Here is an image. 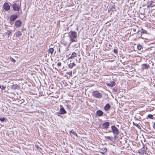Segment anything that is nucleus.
Segmentation results:
<instances>
[{
    "mask_svg": "<svg viewBox=\"0 0 155 155\" xmlns=\"http://www.w3.org/2000/svg\"><path fill=\"white\" fill-rule=\"evenodd\" d=\"M15 34L16 36L17 37H19L22 35L21 32L19 31L16 32Z\"/></svg>",
    "mask_w": 155,
    "mask_h": 155,
    "instance_id": "nucleus-18",
    "label": "nucleus"
},
{
    "mask_svg": "<svg viewBox=\"0 0 155 155\" xmlns=\"http://www.w3.org/2000/svg\"><path fill=\"white\" fill-rule=\"evenodd\" d=\"M18 17L17 15H12L9 17V22L12 25V23Z\"/></svg>",
    "mask_w": 155,
    "mask_h": 155,
    "instance_id": "nucleus-4",
    "label": "nucleus"
},
{
    "mask_svg": "<svg viewBox=\"0 0 155 155\" xmlns=\"http://www.w3.org/2000/svg\"><path fill=\"white\" fill-rule=\"evenodd\" d=\"M92 95L93 97L98 99L101 98L102 97L101 94L98 91H93L92 93Z\"/></svg>",
    "mask_w": 155,
    "mask_h": 155,
    "instance_id": "nucleus-3",
    "label": "nucleus"
},
{
    "mask_svg": "<svg viewBox=\"0 0 155 155\" xmlns=\"http://www.w3.org/2000/svg\"><path fill=\"white\" fill-rule=\"evenodd\" d=\"M60 51V49H59V51Z\"/></svg>",
    "mask_w": 155,
    "mask_h": 155,
    "instance_id": "nucleus-42",
    "label": "nucleus"
},
{
    "mask_svg": "<svg viewBox=\"0 0 155 155\" xmlns=\"http://www.w3.org/2000/svg\"><path fill=\"white\" fill-rule=\"evenodd\" d=\"M18 86L17 84H13L12 85V88L13 89H16L18 88Z\"/></svg>",
    "mask_w": 155,
    "mask_h": 155,
    "instance_id": "nucleus-17",
    "label": "nucleus"
},
{
    "mask_svg": "<svg viewBox=\"0 0 155 155\" xmlns=\"http://www.w3.org/2000/svg\"><path fill=\"white\" fill-rule=\"evenodd\" d=\"M75 66V64L74 63H70L68 64L69 67L71 69L73 67Z\"/></svg>",
    "mask_w": 155,
    "mask_h": 155,
    "instance_id": "nucleus-19",
    "label": "nucleus"
},
{
    "mask_svg": "<svg viewBox=\"0 0 155 155\" xmlns=\"http://www.w3.org/2000/svg\"><path fill=\"white\" fill-rule=\"evenodd\" d=\"M108 139V140H110V141H113V137H110V136H106L104 137Z\"/></svg>",
    "mask_w": 155,
    "mask_h": 155,
    "instance_id": "nucleus-24",
    "label": "nucleus"
},
{
    "mask_svg": "<svg viewBox=\"0 0 155 155\" xmlns=\"http://www.w3.org/2000/svg\"><path fill=\"white\" fill-rule=\"evenodd\" d=\"M133 125L136 126L138 129H141L140 126L138 124L135 123L134 122H133Z\"/></svg>",
    "mask_w": 155,
    "mask_h": 155,
    "instance_id": "nucleus-21",
    "label": "nucleus"
},
{
    "mask_svg": "<svg viewBox=\"0 0 155 155\" xmlns=\"http://www.w3.org/2000/svg\"><path fill=\"white\" fill-rule=\"evenodd\" d=\"M11 61L14 63L16 62V61L12 58H11Z\"/></svg>",
    "mask_w": 155,
    "mask_h": 155,
    "instance_id": "nucleus-33",
    "label": "nucleus"
},
{
    "mask_svg": "<svg viewBox=\"0 0 155 155\" xmlns=\"http://www.w3.org/2000/svg\"><path fill=\"white\" fill-rule=\"evenodd\" d=\"M147 117L150 119H153V115L151 114H150L148 115L147 116Z\"/></svg>",
    "mask_w": 155,
    "mask_h": 155,
    "instance_id": "nucleus-27",
    "label": "nucleus"
},
{
    "mask_svg": "<svg viewBox=\"0 0 155 155\" xmlns=\"http://www.w3.org/2000/svg\"><path fill=\"white\" fill-rule=\"evenodd\" d=\"M21 13H22V11L21 10Z\"/></svg>",
    "mask_w": 155,
    "mask_h": 155,
    "instance_id": "nucleus-40",
    "label": "nucleus"
},
{
    "mask_svg": "<svg viewBox=\"0 0 155 155\" xmlns=\"http://www.w3.org/2000/svg\"><path fill=\"white\" fill-rule=\"evenodd\" d=\"M6 88V87L5 86L3 85L1 86L0 85V88H1L2 90H4Z\"/></svg>",
    "mask_w": 155,
    "mask_h": 155,
    "instance_id": "nucleus-28",
    "label": "nucleus"
},
{
    "mask_svg": "<svg viewBox=\"0 0 155 155\" xmlns=\"http://www.w3.org/2000/svg\"><path fill=\"white\" fill-rule=\"evenodd\" d=\"M72 71H70V72H66V74H68L70 76H71L72 75Z\"/></svg>",
    "mask_w": 155,
    "mask_h": 155,
    "instance_id": "nucleus-30",
    "label": "nucleus"
},
{
    "mask_svg": "<svg viewBox=\"0 0 155 155\" xmlns=\"http://www.w3.org/2000/svg\"><path fill=\"white\" fill-rule=\"evenodd\" d=\"M35 147L36 148H37V149H38L39 147L38 146V145H35Z\"/></svg>",
    "mask_w": 155,
    "mask_h": 155,
    "instance_id": "nucleus-35",
    "label": "nucleus"
},
{
    "mask_svg": "<svg viewBox=\"0 0 155 155\" xmlns=\"http://www.w3.org/2000/svg\"><path fill=\"white\" fill-rule=\"evenodd\" d=\"M112 131L114 134L118 135L119 132L118 129L115 126H112L111 127Z\"/></svg>",
    "mask_w": 155,
    "mask_h": 155,
    "instance_id": "nucleus-5",
    "label": "nucleus"
},
{
    "mask_svg": "<svg viewBox=\"0 0 155 155\" xmlns=\"http://www.w3.org/2000/svg\"><path fill=\"white\" fill-rule=\"evenodd\" d=\"M141 34H147V31L145 30H144L143 29H141ZM142 36V34H141L140 37Z\"/></svg>",
    "mask_w": 155,
    "mask_h": 155,
    "instance_id": "nucleus-22",
    "label": "nucleus"
},
{
    "mask_svg": "<svg viewBox=\"0 0 155 155\" xmlns=\"http://www.w3.org/2000/svg\"><path fill=\"white\" fill-rule=\"evenodd\" d=\"M104 114L103 112H102L101 110H97L96 113V116L98 117H101L103 116V115Z\"/></svg>",
    "mask_w": 155,
    "mask_h": 155,
    "instance_id": "nucleus-11",
    "label": "nucleus"
},
{
    "mask_svg": "<svg viewBox=\"0 0 155 155\" xmlns=\"http://www.w3.org/2000/svg\"><path fill=\"white\" fill-rule=\"evenodd\" d=\"M114 52L116 54L118 52L117 51V49H114Z\"/></svg>",
    "mask_w": 155,
    "mask_h": 155,
    "instance_id": "nucleus-32",
    "label": "nucleus"
},
{
    "mask_svg": "<svg viewBox=\"0 0 155 155\" xmlns=\"http://www.w3.org/2000/svg\"><path fill=\"white\" fill-rule=\"evenodd\" d=\"M58 116H60V115H58Z\"/></svg>",
    "mask_w": 155,
    "mask_h": 155,
    "instance_id": "nucleus-41",
    "label": "nucleus"
},
{
    "mask_svg": "<svg viewBox=\"0 0 155 155\" xmlns=\"http://www.w3.org/2000/svg\"><path fill=\"white\" fill-rule=\"evenodd\" d=\"M77 33L74 31H71L70 34L68 33V37L70 39V43L77 41L76 40L74 39L77 38Z\"/></svg>",
    "mask_w": 155,
    "mask_h": 155,
    "instance_id": "nucleus-2",
    "label": "nucleus"
},
{
    "mask_svg": "<svg viewBox=\"0 0 155 155\" xmlns=\"http://www.w3.org/2000/svg\"><path fill=\"white\" fill-rule=\"evenodd\" d=\"M138 153L140 154H143L146 153V150L144 149V147L143 146L142 148L139 150Z\"/></svg>",
    "mask_w": 155,
    "mask_h": 155,
    "instance_id": "nucleus-12",
    "label": "nucleus"
},
{
    "mask_svg": "<svg viewBox=\"0 0 155 155\" xmlns=\"http://www.w3.org/2000/svg\"><path fill=\"white\" fill-rule=\"evenodd\" d=\"M3 8L6 11H8L10 9V6L9 5L7 2H5L3 5Z\"/></svg>",
    "mask_w": 155,
    "mask_h": 155,
    "instance_id": "nucleus-9",
    "label": "nucleus"
},
{
    "mask_svg": "<svg viewBox=\"0 0 155 155\" xmlns=\"http://www.w3.org/2000/svg\"><path fill=\"white\" fill-rule=\"evenodd\" d=\"M141 65L142 66V68L143 69H147L150 66L149 64H143Z\"/></svg>",
    "mask_w": 155,
    "mask_h": 155,
    "instance_id": "nucleus-13",
    "label": "nucleus"
},
{
    "mask_svg": "<svg viewBox=\"0 0 155 155\" xmlns=\"http://www.w3.org/2000/svg\"><path fill=\"white\" fill-rule=\"evenodd\" d=\"M110 106L108 103L104 107V109L106 111H107L110 109Z\"/></svg>",
    "mask_w": 155,
    "mask_h": 155,
    "instance_id": "nucleus-14",
    "label": "nucleus"
},
{
    "mask_svg": "<svg viewBox=\"0 0 155 155\" xmlns=\"http://www.w3.org/2000/svg\"><path fill=\"white\" fill-rule=\"evenodd\" d=\"M5 120V118L4 117H1L0 118V120L2 122H3Z\"/></svg>",
    "mask_w": 155,
    "mask_h": 155,
    "instance_id": "nucleus-31",
    "label": "nucleus"
},
{
    "mask_svg": "<svg viewBox=\"0 0 155 155\" xmlns=\"http://www.w3.org/2000/svg\"><path fill=\"white\" fill-rule=\"evenodd\" d=\"M54 50L53 48H50L48 49V52L49 53H50L51 54V55H52V54L54 52Z\"/></svg>",
    "mask_w": 155,
    "mask_h": 155,
    "instance_id": "nucleus-20",
    "label": "nucleus"
},
{
    "mask_svg": "<svg viewBox=\"0 0 155 155\" xmlns=\"http://www.w3.org/2000/svg\"><path fill=\"white\" fill-rule=\"evenodd\" d=\"M153 2V1H151L150 2H148V4L149 5V6L148 7L152 6V3Z\"/></svg>",
    "mask_w": 155,
    "mask_h": 155,
    "instance_id": "nucleus-26",
    "label": "nucleus"
},
{
    "mask_svg": "<svg viewBox=\"0 0 155 155\" xmlns=\"http://www.w3.org/2000/svg\"><path fill=\"white\" fill-rule=\"evenodd\" d=\"M117 137V136L116 135L114 137H115V138H116Z\"/></svg>",
    "mask_w": 155,
    "mask_h": 155,
    "instance_id": "nucleus-39",
    "label": "nucleus"
},
{
    "mask_svg": "<svg viewBox=\"0 0 155 155\" xmlns=\"http://www.w3.org/2000/svg\"><path fill=\"white\" fill-rule=\"evenodd\" d=\"M140 31H137V33H138V34H139V32H140Z\"/></svg>",
    "mask_w": 155,
    "mask_h": 155,
    "instance_id": "nucleus-38",
    "label": "nucleus"
},
{
    "mask_svg": "<svg viewBox=\"0 0 155 155\" xmlns=\"http://www.w3.org/2000/svg\"><path fill=\"white\" fill-rule=\"evenodd\" d=\"M98 149L99 152L100 153H102V154H104V153L106 152L107 151V149L105 147H103L102 148H99Z\"/></svg>",
    "mask_w": 155,
    "mask_h": 155,
    "instance_id": "nucleus-10",
    "label": "nucleus"
},
{
    "mask_svg": "<svg viewBox=\"0 0 155 155\" xmlns=\"http://www.w3.org/2000/svg\"><path fill=\"white\" fill-rule=\"evenodd\" d=\"M115 83L114 81H111L110 82L107 83V86L109 87H113L115 85Z\"/></svg>",
    "mask_w": 155,
    "mask_h": 155,
    "instance_id": "nucleus-15",
    "label": "nucleus"
},
{
    "mask_svg": "<svg viewBox=\"0 0 155 155\" xmlns=\"http://www.w3.org/2000/svg\"><path fill=\"white\" fill-rule=\"evenodd\" d=\"M141 48H142V46L140 45H138L137 46V48L139 50H140L141 49Z\"/></svg>",
    "mask_w": 155,
    "mask_h": 155,
    "instance_id": "nucleus-29",
    "label": "nucleus"
},
{
    "mask_svg": "<svg viewBox=\"0 0 155 155\" xmlns=\"http://www.w3.org/2000/svg\"><path fill=\"white\" fill-rule=\"evenodd\" d=\"M67 107H68V105H67Z\"/></svg>",
    "mask_w": 155,
    "mask_h": 155,
    "instance_id": "nucleus-43",
    "label": "nucleus"
},
{
    "mask_svg": "<svg viewBox=\"0 0 155 155\" xmlns=\"http://www.w3.org/2000/svg\"><path fill=\"white\" fill-rule=\"evenodd\" d=\"M76 53L75 52H73L71 54V55L69 58V59L73 58L74 57L76 56Z\"/></svg>",
    "mask_w": 155,
    "mask_h": 155,
    "instance_id": "nucleus-16",
    "label": "nucleus"
},
{
    "mask_svg": "<svg viewBox=\"0 0 155 155\" xmlns=\"http://www.w3.org/2000/svg\"><path fill=\"white\" fill-rule=\"evenodd\" d=\"M11 5L14 11H18L21 8V1H17L14 2Z\"/></svg>",
    "mask_w": 155,
    "mask_h": 155,
    "instance_id": "nucleus-1",
    "label": "nucleus"
},
{
    "mask_svg": "<svg viewBox=\"0 0 155 155\" xmlns=\"http://www.w3.org/2000/svg\"><path fill=\"white\" fill-rule=\"evenodd\" d=\"M57 65L58 66H61V63L58 62L57 64Z\"/></svg>",
    "mask_w": 155,
    "mask_h": 155,
    "instance_id": "nucleus-34",
    "label": "nucleus"
},
{
    "mask_svg": "<svg viewBox=\"0 0 155 155\" xmlns=\"http://www.w3.org/2000/svg\"><path fill=\"white\" fill-rule=\"evenodd\" d=\"M133 31H134V32H136V29H133Z\"/></svg>",
    "mask_w": 155,
    "mask_h": 155,
    "instance_id": "nucleus-36",
    "label": "nucleus"
},
{
    "mask_svg": "<svg viewBox=\"0 0 155 155\" xmlns=\"http://www.w3.org/2000/svg\"><path fill=\"white\" fill-rule=\"evenodd\" d=\"M22 22L19 20L16 21L15 22V26L16 28H19L21 26Z\"/></svg>",
    "mask_w": 155,
    "mask_h": 155,
    "instance_id": "nucleus-7",
    "label": "nucleus"
},
{
    "mask_svg": "<svg viewBox=\"0 0 155 155\" xmlns=\"http://www.w3.org/2000/svg\"><path fill=\"white\" fill-rule=\"evenodd\" d=\"M7 32L6 33L8 35V36H9V35L12 32V31L11 30H7Z\"/></svg>",
    "mask_w": 155,
    "mask_h": 155,
    "instance_id": "nucleus-25",
    "label": "nucleus"
},
{
    "mask_svg": "<svg viewBox=\"0 0 155 155\" xmlns=\"http://www.w3.org/2000/svg\"><path fill=\"white\" fill-rule=\"evenodd\" d=\"M153 127L154 128H155V122L154 124Z\"/></svg>",
    "mask_w": 155,
    "mask_h": 155,
    "instance_id": "nucleus-37",
    "label": "nucleus"
},
{
    "mask_svg": "<svg viewBox=\"0 0 155 155\" xmlns=\"http://www.w3.org/2000/svg\"><path fill=\"white\" fill-rule=\"evenodd\" d=\"M72 133L74 135L77 136V137H78V135L77 134V133L75 132L73 130H72L70 132V133L71 134V133Z\"/></svg>",
    "mask_w": 155,
    "mask_h": 155,
    "instance_id": "nucleus-23",
    "label": "nucleus"
},
{
    "mask_svg": "<svg viewBox=\"0 0 155 155\" xmlns=\"http://www.w3.org/2000/svg\"><path fill=\"white\" fill-rule=\"evenodd\" d=\"M61 108L58 111L59 114H64L67 113L66 111L63 107L61 105H60Z\"/></svg>",
    "mask_w": 155,
    "mask_h": 155,
    "instance_id": "nucleus-6",
    "label": "nucleus"
},
{
    "mask_svg": "<svg viewBox=\"0 0 155 155\" xmlns=\"http://www.w3.org/2000/svg\"><path fill=\"white\" fill-rule=\"evenodd\" d=\"M110 123L108 122H105L102 124V127L103 129H107L109 126Z\"/></svg>",
    "mask_w": 155,
    "mask_h": 155,
    "instance_id": "nucleus-8",
    "label": "nucleus"
}]
</instances>
